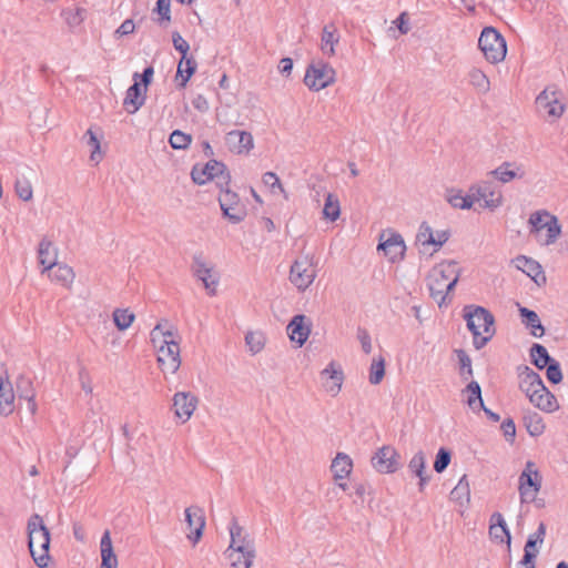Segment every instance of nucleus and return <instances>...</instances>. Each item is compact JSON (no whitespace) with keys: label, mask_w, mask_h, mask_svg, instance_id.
<instances>
[{"label":"nucleus","mask_w":568,"mask_h":568,"mask_svg":"<svg viewBox=\"0 0 568 568\" xmlns=\"http://www.w3.org/2000/svg\"><path fill=\"white\" fill-rule=\"evenodd\" d=\"M192 142V136L182 132L181 130H174L169 138V143L174 150H184Z\"/></svg>","instance_id":"nucleus-47"},{"label":"nucleus","mask_w":568,"mask_h":568,"mask_svg":"<svg viewBox=\"0 0 568 568\" xmlns=\"http://www.w3.org/2000/svg\"><path fill=\"white\" fill-rule=\"evenodd\" d=\"M377 248L384 252L389 262L396 263L404 258L406 245L400 234L393 233L386 241L379 242Z\"/></svg>","instance_id":"nucleus-20"},{"label":"nucleus","mask_w":568,"mask_h":568,"mask_svg":"<svg viewBox=\"0 0 568 568\" xmlns=\"http://www.w3.org/2000/svg\"><path fill=\"white\" fill-rule=\"evenodd\" d=\"M546 213L547 211H537L532 213L529 217V224L531 225L530 233H532L538 240L540 235H542L544 229L546 225H544V222H546Z\"/></svg>","instance_id":"nucleus-49"},{"label":"nucleus","mask_w":568,"mask_h":568,"mask_svg":"<svg viewBox=\"0 0 568 568\" xmlns=\"http://www.w3.org/2000/svg\"><path fill=\"white\" fill-rule=\"evenodd\" d=\"M454 354L456 355L459 364V375L463 379L467 381L474 374L471 367V358L467 352L462 348L454 349Z\"/></svg>","instance_id":"nucleus-42"},{"label":"nucleus","mask_w":568,"mask_h":568,"mask_svg":"<svg viewBox=\"0 0 568 568\" xmlns=\"http://www.w3.org/2000/svg\"><path fill=\"white\" fill-rule=\"evenodd\" d=\"M519 171L520 169L516 166L515 163L504 162L498 168L490 171L489 174L501 183H507L516 178H521L523 173H519Z\"/></svg>","instance_id":"nucleus-37"},{"label":"nucleus","mask_w":568,"mask_h":568,"mask_svg":"<svg viewBox=\"0 0 568 568\" xmlns=\"http://www.w3.org/2000/svg\"><path fill=\"white\" fill-rule=\"evenodd\" d=\"M49 276L59 282L61 285L65 287H70L74 281L75 274L72 267L67 264H61L55 262V265L51 271H49Z\"/></svg>","instance_id":"nucleus-36"},{"label":"nucleus","mask_w":568,"mask_h":568,"mask_svg":"<svg viewBox=\"0 0 568 568\" xmlns=\"http://www.w3.org/2000/svg\"><path fill=\"white\" fill-rule=\"evenodd\" d=\"M229 149L237 154L248 152L253 149V136L250 132L233 130L225 138Z\"/></svg>","instance_id":"nucleus-24"},{"label":"nucleus","mask_w":568,"mask_h":568,"mask_svg":"<svg viewBox=\"0 0 568 568\" xmlns=\"http://www.w3.org/2000/svg\"><path fill=\"white\" fill-rule=\"evenodd\" d=\"M469 81L481 93H486L489 90V80L479 69H473L469 72Z\"/></svg>","instance_id":"nucleus-48"},{"label":"nucleus","mask_w":568,"mask_h":568,"mask_svg":"<svg viewBox=\"0 0 568 568\" xmlns=\"http://www.w3.org/2000/svg\"><path fill=\"white\" fill-rule=\"evenodd\" d=\"M541 475L539 470L536 468L534 462L528 460L525 465L524 470L519 476V496L520 501L532 503L536 500V496L541 488Z\"/></svg>","instance_id":"nucleus-8"},{"label":"nucleus","mask_w":568,"mask_h":568,"mask_svg":"<svg viewBox=\"0 0 568 568\" xmlns=\"http://www.w3.org/2000/svg\"><path fill=\"white\" fill-rule=\"evenodd\" d=\"M199 399L190 392H178L173 396V409L175 416L182 423L187 422L196 408Z\"/></svg>","instance_id":"nucleus-16"},{"label":"nucleus","mask_w":568,"mask_h":568,"mask_svg":"<svg viewBox=\"0 0 568 568\" xmlns=\"http://www.w3.org/2000/svg\"><path fill=\"white\" fill-rule=\"evenodd\" d=\"M191 179L197 185H203L209 181L216 179V185L220 189L229 186L231 183V174L226 165L217 160H210L203 166L193 165L191 170Z\"/></svg>","instance_id":"nucleus-5"},{"label":"nucleus","mask_w":568,"mask_h":568,"mask_svg":"<svg viewBox=\"0 0 568 568\" xmlns=\"http://www.w3.org/2000/svg\"><path fill=\"white\" fill-rule=\"evenodd\" d=\"M408 468L413 474H415L419 478L418 487L419 490L423 491L425 485L428 483L430 477L428 475H425L426 458L422 450H419L413 456L408 464Z\"/></svg>","instance_id":"nucleus-35"},{"label":"nucleus","mask_w":568,"mask_h":568,"mask_svg":"<svg viewBox=\"0 0 568 568\" xmlns=\"http://www.w3.org/2000/svg\"><path fill=\"white\" fill-rule=\"evenodd\" d=\"M28 547L36 565L47 568L50 559V531L39 514H33L27 525Z\"/></svg>","instance_id":"nucleus-4"},{"label":"nucleus","mask_w":568,"mask_h":568,"mask_svg":"<svg viewBox=\"0 0 568 568\" xmlns=\"http://www.w3.org/2000/svg\"><path fill=\"white\" fill-rule=\"evenodd\" d=\"M16 193L22 201H30L33 196L32 185L27 179H17L14 184Z\"/></svg>","instance_id":"nucleus-54"},{"label":"nucleus","mask_w":568,"mask_h":568,"mask_svg":"<svg viewBox=\"0 0 568 568\" xmlns=\"http://www.w3.org/2000/svg\"><path fill=\"white\" fill-rule=\"evenodd\" d=\"M460 275V268L455 261L440 263L428 277L430 297L439 306L446 304L447 295L455 288Z\"/></svg>","instance_id":"nucleus-2"},{"label":"nucleus","mask_w":568,"mask_h":568,"mask_svg":"<svg viewBox=\"0 0 568 568\" xmlns=\"http://www.w3.org/2000/svg\"><path fill=\"white\" fill-rule=\"evenodd\" d=\"M525 427L530 436L537 437L545 432L542 417L536 412H529L524 416Z\"/></svg>","instance_id":"nucleus-40"},{"label":"nucleus","mask_w":568,"mask_h":568,"mask_svg":"<svg viewBox=\"0 0 568 568\" xmlns=\"http://www.w3.org/2000/svg\"><path fill=\"white\" fill-rule=\"evenodd\" d=\"M489 523L490 538L500 542L506 538L508 546H510L511 536L503 515L500 513H494L490 516Z\"/></svg>","instance_id":"nucleus-26"},{"label":"nucleus","mask_w":568,"mask_h":568,"mask_svg":"<svg viewBox=\"0 0 568 568\" xmlns=\"http://www.w3.org/2000/svg\"><path fill=\"white\" fill-rule=\"evenodd\" d=\"M530 359L531 364L535 365L538 369H544L546 365L554 362V357H551L547 351V348L538 343H534L530 347Z\"/></svg>","instance_id":"nucleus-39"},{"label":"nucleus","mask_w":568,"mask_h":568,"mask_svg":"<svg viewBox=\"0 0 568 568\" xmlns=\"http://www.w3.org/2000/svg\"><path fill=\"white\" fill-rule=\"evenodd\" d=\"M243 528L236 518H232L230 526L231 542L226 549L227 558L233 568H251L255 558V544L250 535H243Z\"/></svg>","instance_id":"nucleus-3"},{"label":"nucleus","mask_w":568,"mask_h":568,"mask_svg":"<svg viewBox=\"0 0 568 568\" xmlns=\"http://www.w3.org/2000/svg\"><path fill=\"white\" fill-rule=\"evenodd\" d=\"M469 191L475 193V202H479L480 207L495 210L501 205V193L496 191L489 182L474 185Z\"/></svg>","instance_id":"nucleus-15"},{"label":"nucleus","mask_w":568,"mask_h":568,"mask_svg":"<svg viewBox=\"0 0 568 568\" xmlns=\"http://www.w3.org/2000/svg\"><path fill=\"white\" fill-rule=\"evenodd\" d=\"M153 11L160 16V18L158 20L159 22L170 21L171 20L170 0H158Z\"/></svg>","instance_id":"nucleus-58"},{"label":"nucleus","mask_w":568,"mask_h":568,"mask_svg":"<svg viewBox=\"0 0 568 568\" xmlns=\"http://www.w3.org/2000/svg\"><path fill=\"white\" fill-rule=\"evenodd\" d=\"M537 544L539 542L536 539H532L531 537L528 536L524 548V556L519 561V565L531 564V561H535V558L537 557V554L539 551L537 548Z\"/></svg>","instance_id":"nucleus-53"},{"label":"nucleus","mask_w":568,"mask_h":568,"mask_svg":"<svg viewBox=\"0 0 568 568\" xmlns=\"http://www.w3.org/2000/svg\"><path fill=\"white\" fill-rule=\"evenodd\" d=\"M154 74V69L152 65L146 67L142 73L135 72L133 74V80L139 81L140 85L143 84L145 88L152 82Z\"/></svg>","instance_id":"nucleus-62"},{"label":"nucleus","mask_w":568,"mask_h":568,"mask_svg":"<svg viewBox=\"0 0 568 568\" xmlns=\"http://www.w3.org/2000/svg\"><path fill=\"white\" fill-rule=\"evenodd\" d=\"M84 136H88V141H87V144L92 146V152H91V155H90V159L92 161H99V159H97V153L100 152V141L98 140L97 135L93 133V131L91 129H89L85 133Z\"/></svg>","instance_id":"nucleus-63"},{"label":"nucleus","mask_w":568,"mask_h":568,"mask_svg":"<svg viewBox=\"0 0 568 568\" xmlns=\"http://www.w3.org/2000/svg\"><path fill=\"white\" fill-rule=\"evenodd\" d=\"M517 372L520 378L519 388L527 396L545 385L540 375L527 365H519Z\"/></svg>","instance_id":"nucleus-23"},{"label":"nucleus","mask_w":568,"mask_h":568,"mask_svg":"<svg viewBox=\"0 0 568 568\" xmlns=\"http://www.w3.org/2000/svg\"><path fill=\"white\" fill-rule=\"evenodd\" d=\"M172 42L174 49L182 54L181 59H186V57H189L190 50L189 42L184 40L183 37L178 31H174L172 33Z\"/></svg>","instance_id":"nucleus-57"},{"label":"nucleus","mask_w":568,"mask_h":568,"mask_svg":"<svg viewBox=\"0 0 568 568\" xmlns=\"http://www.w3.org/2000/svg\"><path fill=\"white\" fill-rule=\"evenodd\" d=\"M463 317L470 332L483 331L484 334L496 333L495 317L483 306L466 305L463 310Z\"/></svg>","instance_id":"nucleus-9"},{"label":"nucleus","mask_w":568,"mask_h":568,"mask_svg":"<svg viewBox=\"0 0 568 568\" xmlns=\"http://www.w3.org/2000/svg\"><path fill=\"white\" fill-rule=\"evenodd\" d=\"M185 521L187 524L191 534L187 535L189 539L193 545L197 544L203 536V529L205 527L204 511L200 507H189L185 509Z\"/></svg>","instance_id":"nucleus-18"},{"label":"nucleus","mask_w":568,"mask_h":568,"mask_svg":"<svg viewBox=\"0 0 568 568\" xmlns=\"http://www.w3.org/2000/svg\"><path fill=\"white\" fill-rule=\"evenodd\" d=\"M145 102V95L142 94L139 81H135L126 90L123 105L130 114L135 113Z\"/></svg>","instance_id":"nucleus-28"},{"label":"nucleus","mask_w":568,"mask_h":568,"mask_svg":"<svg viewBox=\"0 0 568 568\" xmlns=\"http://www.w3.org/2000/svg\"><path fill=\"white\" fill-rule=\"evenodd\" d=\"M335 70L323 61L311 63L304 77L305 85L313 91H320L335 82Z\"/></svg>","instance_id":"nucleus-11"},{"label":"nucleus","mask_w":568,"mask_h":568,"mask_svg":"<svg viewBox=\"0 0 568 568\" xmlns=\"http://www.w3.org/2000/svg\"><path fill=\"white\" fill-rule=\"evenodd\" d=\"M547 379L551 384H559L562 381L560 363L557 359L545 366Z\"/></svg>","instance_id":"nucleus-56"},{"label":"nucleus","mask_w":568,"mask_h":568,"mask_svg":"<svg viewBox=\"0 0 568 568\" xmlns=\"http://www.w3.org/2000/svg\"><path fill=\"white\" fill-rule=\"evenodd\" d=\"M399 454L392 446L381 447L371 459L372 466L381 474L395 473L399 466Z\"/></svg>","instance_id":"nucleus-12"},{"label":"nucleus","mask_w":568,"mask_h":568,"mask_svg":"<svg viewBox=\"0 0 568 568\" xmlns=\"http://www.w3.org/2000/svg\"><path fill=\"white\" fill-rule=\"evenodd\" d=\"M357 338L361 342L363 352L369 354L372 352V341L368 331L364 327H358Z\"/></svg>","instance_id":"nucleus-61"},{"label":"nucleus","mask_w":568,"mask_h":568,"mask_svg":"<svg viewBox=\"0 0 568 568\" xmlns=\"http://www.w3.org/2000/svg\"><path fill=\"white\" fill-rule=\"evenodd\" d=\"M473 334V344L476 349H481L487 345V343L493 338L495 333L484 334L483 331L471 332Z\"/></svg>","instance_id":"nucleus-60"},{"label":"nucleus","mask_w":568,"mask_h":568,"mask_svg":"<svg viewBox=\"0 0 568 568\" xmlns=\"http://www.w3.org/2000/svg\"><path fill=\"white\" fill-rule=\"evenodd\" d=\"M338 39L336 29L333 26H325L322 33V50L327 52L326 47L329 45L328 54L333 55L335 53L334 44L338 42Z\"/></svg>","instance_id":"nucleus-46"},{"label":"nucleus","mask_w":568,"mask_h":568,"mask_svg":"<svg viewBox=\"0 0 568 568\" xmlns=\"http://www.w3.org/2000/svg\"><path fill=\"white\" fill-rule=\"evenodd\" d=\"M530 403L546 413H552L559 408L556 396L544 385L527 396Z\"/></svg>","instance_id":"nucleus-21"},{"label":"nucleus","mask_w":568,"mask_h":568,"mask_svg":"<svg viewBox=\"0 0 568 568\" xmlns=\"http://www.w3.org/2000/svg\"><path fill=\"white\" fill-rule=\"evenodd\" d=\"M452 459V453L445 447H440L436 454L434 462V470L438 474L446 470Z\"/></svg>","instance_id":"nucleus-52"},{"label":"nucleus","mask_w":568,"mask_h":568,"mask_svg":"<svg viewBox=\"0 0 568 568\" xmlns=\"http://www.w3.org/2000/svg\"><path fill=\"white\" fill-rule=\"evenodd\" d=\"M470 497V489H469V483L467 479V475H464L458 484L454 487V489L450 491V499L454 501H458L460 505H463V501L466 500L469 501Z\"/></svg>","instance_id":"nucleus-43"},{"label":"nucleus","mask_w":568,"mask_h":568,"mask_svg":"<svg viewBox=\"0 0 568 568\" xmlns=\"http://www.w3.org/2000/svg\"><path fill=\"white\" fill-rule=\"evenodd\" d=\"M478 48L490 63L501 62L507 53L506 40L494 27H485L478 39Z\"/></svg>","instance_id":"nucleus-6"},{"label":"nucleus","mask_w":568,"mask_h":568,"mask_svg":"<svg viewBox=\"0 0 568 568\" xmlns=\"http://www.w3.org/2000/svg\"><path fill=\"white\" fill-rule=\"evenodd\" d=\"M173 331H162L161 324H156L151 332V341L158 349V363L164 374H174L181 365L180 346L174 339Z\"/></svg>","instance_id":"nucleus-1"},{"label":"nucleus","mask_w":568,"mask_h":568,"mask_svg":"<svg viewBox=\"0 0 568 568\" xmlns=\"http://www.w3.org/2000/svg\"><path fill=\"white\" fill-rule=\"evenodd\" d=\"M39 263L43 265V271L49 272L53 268L57 262V250L53 247V244L48 239H42L39 243Z\"/></svg>","instance_id":"nucleus-31"},{"label":"nucleus","mask_w":568,"mask_h":568,"mask_svg":"<svg viewBox=\"0 0 568 568\" xmlns=\"http://www.w3.org/2000/svg\"><path fill=\"white\" fill-rule=\"evenodd\" d=\"M544 225H546V227L544 229L542 235H540L537 241L542 245H550L555 243L560 235L561 226L558 219L550 213H546V222H544Z\"/></svg>","instance_id":"nucleus-30"},{"label":"nucleus","mask_w":568,"mask_h":568,"mask_svg":"<svg viewBox=\"0 0 568 568\" xmlns=\"http://www.w3.org/2000/svg\"><path fill=\"white\" fill-rule=\"evenodd\" d=\"M134 317V314L129 312V310L116 308L113 312V322L119 331L129 328L132 325Z\"/></svg>","instance_id":"nucleus-45"},{"label":"nucleus","mask_w":568,"mask_h":568,"mask_svg":"<svg viewBox=\"0 0 568 568\" xmlns=\"http://www.w3.org/2000/svg\"><path fill=\"white\" fill-rule=\"evenodd\" d=\"M560 92L556 87H547L536 98V106L539 111H545L549 116L559 118L564 113L565 105L559 102Z\"/></svg>","instance_id":"nucleus-14"},{"label":"nucleus","mask_w":568,"mask_h":568,"mask_svg":"<svg viewBox=\"0 0 568 568\" xmlns=\"http://www.w3.org/2000/svg\"><path fill=\"white\" fill-rule=\"evenodd\" d=\"M489 523L490 538L500 542L506 538L508 546H510L511 536L503 515L500 513H494L490 516Z\"/></svg>","instance_id":"nucleus-27"},{"label":"nucleus","mask_w":568,"mask_h":568,"mask_svg":"<svg viewBox=\"0 0 568 568\" xmlns=\"http://www.w3.org/2000/svg\"><path fill=\"white\" fill-rule=\"evenodd\" d=\"M501 429L504 432V436L507 440L514 442V438L516 436V425L511 418H506L501 423Z\"/></svg>","instance_id":"nucleus-64"},{"label":"nucleus","mask_w":568,"mask_h":568,"mask_svg":"<svg viewBox=\"0 0 568 568\" xmlns=\"http://www.w3.org/2000/svg\"><path fill=\"white\" fill-rule=\"evenodd\" d=\"M513 263L518 270L523 271L527 276H529L536 284L540 285V281L542 283L546 282V276L540 264L531 257L518 255L513 260Z\"/></svg>","instance_id":"nucleus-22"},{"label":"nucleus","mask_w":568,"mask_h":568,"mask_svg":"<svg viewBox=\"0 0 568 568\" xmlns=\"http://www.w3.org/2000/svg\"><path fill=\"white\" fill-rule=\"evenodd\" d=\"M245 343L252 354H257L264 348L265 337L260 332H248L245 335Z\"/></svg>","instance_id":"nucleus-50"},{"label":"nucleus","mask_w":568,"mask_h":568,"mask_svg":"<svg viewBox=\"0 0 568 568\" xmlns=\"http://www.w3.org/2000/svg\"><path fill=\"white\" fill-rule=\"evenodd\" d=\"M311 321L305 315L297 314L290 321L286 331L290 339L301 347L307 341L311 334Z\"/></svg>","instance_id":"nucleus-17"},{"label":"nucleus","mask_w":568,"mask_h":568,"mask_svg":"<svg viewBox=\"0 0 568 568\" xmlns=\"http://www.w3.org/2000/svg\"><path fill=\"white\" fill-rule=\"evenodd\" d=\"M196 67L197 63L193 57H186V59L180 60L175 74V81L179 88L186 87L191 77L195 73Z\"/></svg>","instance_id":"nucleus-33"},{"label":"nucleus","mask_w":568,"mask_h":568,"mask_svg":"<svg viewBox=\"0 0 568 568\" xmlns=\"http://www.w3.org/2000/svg\"><path fill=\"white\" fill-rule=\"evenodd\" d=\"M519 315L521 323L530 331L534 337H541L545 334V327L535 311L519 306Z\"/></svg>","instance_id":"nucleus-29"},{"label":"nucleus","mask_w":568,"mask_h":568,"mask_svg":"<svg viewBox=\"0 0 568 568\" xmlns=\"http://www.w3.org/2000/svg\"><path fill=\"white\" fill-rule=\"evenodd\" d=\"M24 384L27 387L30 386V382L28 379L21 378L18 382V390L20 392V398H24L28 400V406L32 413L36 410V403L33 400L34 394L31 389L21 390V385Z\"/></svg>","instance_id":"nucleus-59"},{"label":"nucleus","mask_w":568,"mask_h":568,"mask_svg":"<svg viewBox=\"0 0 568 568\" xmlns=\"http://www.w3.org/2000/svg\"><path fill=\"white\" fill-rule=\"evenodd\" d=\"M14 409V392L8 377L0 373V414L8 416Z\"/></svg>","instance_id":"nucleus-25"},{"label":"nucleus","mask_w":568,"mask_h":568,"mask_svg":"<svg viewBox=\"0 0 568 568\" xmlns=\"http://www.w3.org/2000/svg\"><path fill=\"white\" fill-rule=\"evenodd\" d=\"M331 469L334 474L335 480H341L351 474L353 469V460L345 453H337L336 457L333 459Z\"/></svg>","instance_id":"nucleus-34"},{"label":"nucleus","mask_w":568,"mask_h":568,"mask_svg":"<svg viewBox=\"0 0 568 568\" xmlns=\"http://www.w3.org/2000/svg\"><path fill=\"white\" fill-rule=\"evenodd\" d=\"M314 257L303 255L294 261L290 271V281L298 290L305 291L315 280Z\"/></svg>","instance_id":"nucleus-10"},{"label":"nucleus","mask_w":568,"mask_h":568,"mask_svg":"<svg viewBox=\"0 0 568 568\" xmlns=\"http://www.w3.org/2000/svg\"><path fill=\"white\" fill-rule=\"evenodd\" d=\"M448 203L455 209L468 210L475 203V193L464 195L460 190H450L447 194Z\"/></svg>","instance_id":"nucleus-38"},{"label":"nucleus","mask_w":568,"mask_h":568,"mask_svg":"<svg viewBox=\"0 0 568 568\" xmlns=\"http://www.w3.org/2000/svg\"><path fill=\"white\" fill-rule=\"evenodd\" d=\"M385 376V361L379 357L377 361L373 359L369 368V383L372 385H378Z\"/></svg>","instance_id":"nucleus-51"},{"label":"nucleus","mask_w":568,"mask_h":568,"mask_svg":"<svg viewBox=\"0 0 568 568\" xmlns=\"http://www.w3.org/2000/svg\"><path fill=\"white\" fill-rule=\"evenodd\" d=\"M341 215L339 201L333 193H327L323 207V217L331 222H335Z\"/></svg>","instance_id":"nucleus-41"},{"label":"nucleus","mask_w":568,"mask_h":568,"mask_svg":"<svg viewBox=\"0 0 568 568\" xmlns=\"http://www.w3.org/2000/svg\"><path fill=\"white\" fill-rule=\"evenodd\" d=\"M219 204L223 217L227 219L232 224H239L247 215L246 206L242 203L237 193L233 192L229 186L220 189Z\"/></svg>","instance_id":"nucleus-7"},{"label":"nucleus","mask_w":568,"mask_h":568,"mask_svg":"<svg viewBox=\"0 0 568 568\" xmlns=\"http://www.w3.org/2000/svg\"><path fill=\"white\" fill-rule=\"evenodd\" d=\"M321 375L324 379L323 386L325 390L332 396H336L341 392L344 381L342 367L335 362H331L327 367L322 371Z\"/></svg>","instance_id":"nucleus-19"},{"label":"nucleus","mask_w":568,"mask_h":568,"mask_svg":"<svg viewBox=\"0 0 568 568\" xmlns=\"http://www.w3.org/2000/svg\"><path fill=\"white\" fill-rule=\"evenodd\" d=\"M416 240L423 246L432 245L435 243V236L432 227L427 224V222H423L418 229V233L416 235Z\"/></svg>","instance_id":"nucleus-55"},{"label":"nucleus","mask_w":568,"mask_h":568,"mask_svg":"<svg viewBox=\"0 0 568 568\" xmlns=\"http://www.w3.org/2000/svg\"><path fill=\"white\" fill-rule=\"evenodd\" d=\"M191 270L193 275L203 283L209 295H215L219 276L213 273V266L207 265L202 254H195L193 256Z\"/></svg>","instance_id":"nucleus-13"},{"label":"nucleus","mask_w":568,"mask_h":568,"mask_svg":"<svg viewBox=\"0 0 568 568\" xmlns=\"http://www.w3.org/2000/svg\"><path fill=\"white\" fill-rule=\"evenodd\" d=\"M466 392L469 393V396L467 398V405L473 409L476 410L478 406H483L484 400L481 397V388L478 382L471 381L466 386Z\"/></svg>","instance_id":"nucleus-44"},{"label":"nucleus","mask_w":568,"mask_h":568,"mask_svg":"<svg viewBox=\"0 0 568 568\" xmlns=\"http://www.w3.org/2000/svg\"><path fill=\"white\" fill-rule=\"evenodd\" d=\"M101 566L100 568H116L118 558L114 554L110 531L105 530L100 541Z\"/></svg>","instance_id":"nucleus-32"}]
</instances>
